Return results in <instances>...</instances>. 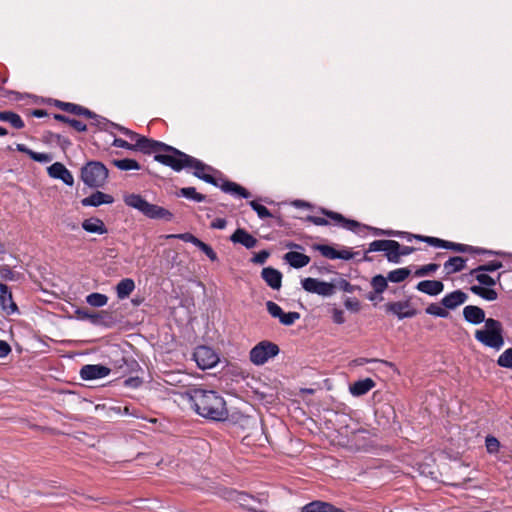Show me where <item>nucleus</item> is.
<instances>
[{
  "instance_id": "f257e3e1",
  "label": "nucleus",
  "mask_w": 512,
  "mask_h": 512,
  "mask_svg": "<svg viewBox=\"0 0 512 512\" xmlns=\"http://www.w3.org/2000/svg\"><path fill=\"white\" fill-rule=\"evenodd\" d=\"M154 159L163 165L171 167L175 171H180L184 168H192L194 169L193 174L196 177L214 186L220 187L225 193H230L243 198L250 197V193L242 186L235 182L217 179L212 174L216 173L212 167L172 146L167 148L166 153L156 154Z\"/></svg>"
},
{
  "instance_id": "f03ea898",
  "label": "nucleus",
  "mask_w": 512,
  "mask_h": 512,
  "mask_svg": "<svg viewBox=\"0 0 512 512\" xmlns=\"http://www.w3.org/2000/svg\"><path fill=\"white\" fill-rule=\"evenodd\" d=\"M188 396L195 412L201 417L211 421H225L228 418L226 402L217 392L195 388L188 392Z\"/></svg>"
},
{
  "instance_id": "7ed1b4c3",
  "label": "nucleus",
  "mask_w": 512,
  "mask_h": 512,
  "mask_svg": "<svg viewBox=\"0 0 512 512\" xmlns=\"http://www.w3.org/2000/svg\"><path fill=\"white\" fill-rule=\"evenodd\" d=\"M475 339L484 347L500 351L504 344V329L499 320L487 318L483 327L475 330Z\"/></svg>"
},
{
  "instance_id": "20e7f679",
  "label": "nucleus",
  "mask_w": 512,
  "mask_h": 512,
  "mask_svg": "<svg viewBox=\"0 0 512 512\" xmlns=\"http://www.w3.org/2000/svg\"><path fill=\"white\" fill-rule=\"evenodd\" d=\"M124 202L127 206L138 210L150 219L171 221L173 218V214L169 210L149 203L139 194L126 195L124 197Z\"/></svg>"
},
{
  "instance_id": "39448f33",
  "label": "nucleus",
  "mask_w": 512,
  "mask_h": 512,
  "mask_svg": "<svg viewBox=\"0 0 512 512\" xmlns=\"http://www.w3.org/2000/svg\"><path fill=\"white\" fill-rule=\"evenodd\" d=\"M113 127L117 128L121 133L126 135L131 142H134V147H138L139 151L150 154V153H156V154H162L166 153L167 148L169 145L155 141L152 139H149L145 136H141L140 134L125 128L123 126L117 125V124H111Z\"/></svg>"
},
{
  "instance_id": "423d86ee",
  "label": "nucleus",
  "mask_w": 512,
  "mask_h": 512,
  "mask_svg": "<svg viewBox=\"0 0 512 512\" xmlns=\"http://www.w3.org/2000/svg\"><path fill=\"white\" fill-rule=\"evenodd\" d=\"M108 177V169L97 161L87 163L81 170V179L89 187H102Z\"/></svg>"
},
{
  "instance_id": "0eeeda50",
  "label": "nucleus",
  "mask_w": 512,
  "mask_h": 512,
  "mask_svg": "<svg viewBox=\"0 0 512 512\" xmlns=\"http://www.w3.org/2000/svg\"><path fill=\"white\" fill-rule=\"evenodd\" d=\"M280 352L279 346L271 341L263 340L257 343L249 352V360L255 366H263Z\"/></svg>"
},
{
  "instance_id": "6e6552de",
  "label": "nucleus",
  "mask_w": 512,
  "mask_h": 512,
  "mask_svg": "<svg viewBox=\"0 0 512 512\" xmlns=\"http://www.w3.org/2000/svg\"><path fill=\"white\" fill-rule=\"evenodd\" d=\"M301 285L305 291L323 297H329L335 293V285L333 283L321 281L316 278H304L301 281Z\"/></svg>"
},
{
  "instance_id": "1a4fd4ad",
  "label": "nucleus",
  "mask_w": 512,
  "mask_h": 512,
  "mask_svg": "<svg viewBox=\"0 0 512 512\" xmlns=\"http://www.w3.org/2000/svg\"><path fill=\"white\" fill-rule=\"evenodd\" d=\"M193 357L198 367L203 370L213 368L219 362L217 353L208 346L197 347Z\"/></svg>"
},
{
  "instance_id": "9d476101",
  "label": "nucleus",
  "mask_w": 512,
  "mask_h": 512,
  "mask_svg": "<svg viewBox=\"0 0 512 512\" xmlns=\"http://www.w3.org/2000/svg\"><path fill=\"white\" fill-rule=\"evenodd\" d=\"M385 310L399 319L411 318L415 316L416 311L413 309L408 301L390 302L385 306Z\"/></svg>"
},
{
  "instance_id": "9b49d317",
  "label": "nucleus",
  "mask_w": 512,
  "mask_h": 512,
  "mask_svg": "<svg viewBox=\"0 0 512 512\" xmlns=\"http://www.w3.org/2000/svg\"><path fill=\"white\" fill-rule=\"evenodd\" d=\"M0 308L7 315L17 314L18 307L13 301L12 293L5 284L0 283Z\"/></svg>"
},
{
  "instance_id": "f8f14e48",
  "label": "nucleus",
  "mask_w": 512,
  "mask_h": 512,
  "mask_svg": "<svg viewBox=\"0 0 512 512\" xmlns=\"http://www.w3.org/2000/svg\"><path fill=\"white\" fill-rule=\"evenodd\" d=\"M110 369L104 365H85L80 370V376L84 380L101 379L110 374Z\"/></svg>"
},
{
  "instance_id": "ddd939ff",
  "label": "nucleus",
  "mask_w": 512,
  "mask_h": 512,
  "mask_svg": "<svg viewBox=\"0 0 512 512\" xmlns=\"http://www.w3.org/2000/svg\"><path fill=\"white\" fill-rule=\"evenodd\" d=\"M48 174L49 176H51L52 178H55V179H60L62 180L65 184L69 185V186H72L73 183H74V178L72 176V174L70 173V171L60 162H56L54 164H52L49 168H48Z\"/></svg>"
},
{
  "instance_id": "4468645a",
  "label": "nucleus",
  "mask_w": 512,
  "mask_h": 512,
  "mask_svg": "<svg viewBox=\"0 0 512 512\" xmlns=\"http://www.w3.org/2000/svg\"><path fill=\"white\" fill-rule=\"evenodd\" d=\"M463 317L464 319L473 325H478L481 323L485 324L487 318H485V312L482 308L475 305H468L463 308Z\"/></svg>"
},
{
  "instance_id": "2eb2a0df",
  "label": "nucleus",
  "mask_w": 512,
  "mask_h": 512,
  "mask_svg": "<svg viewBox=\"0 0 512 512\" xmlns=\"http://www.w3.org/2000/svg\"><path fill=\"white\" fill-rule=\"evenodd\" d=\"M114 202L113 196L96 191L88 197L81 200V204L85 207H98L102 204H112Z\"/></svg>"
},
{
  "instance_id": "dca6fc26",
  "label": "nucleus",
  "mask_w": 512,
  "mask_h": 512,
  "mask_svg": "<svg viewBox=\"0 0 512 512\" xmlns=\"http://www.w3.org/2000/svg\"><path fill=\"white\" fill-rule=\"evenodd\" d=\"M468 299L466 293L461 290L453 291L442 299V305L447 309H455L465 303Z\"/></svg>"
},
{
  "instance_id": "f3484780",
  "label": "nucleus",
  "mask_w": 512,
  "mask_h": 512,
  "mask_svg": "<svg viewBox=\"0 0 512 512\" xmlns=\"http://www.w3.org/2000/svg\"><path fill=\"white\" fill-rule=\"evenodd\" d=\"M230 240L233 243H240L247 249H251L256 246L257 239L253 237L251 234H249L244 229H237L230 237Z\"/></svg>"
},
{
  "instance_id": "a211bd4d",
  "label": "nucleus",
  "mask_w": 512,
  "mask_h": 512,
  "mask_svg": "<svg viewBox=\"0 0 512 512\" xmlns=\"http://www.w3.org/2000/svg\"><path fill=\"white\" fill-rule=\"evenodd\" d=\"M262 278L272 288L278 290L281 287L282 274L277 269L266 267L262 270Z\"/></svg>"
},
{
  "instance_id": "6ab92c4d",
  "label": "nucleus",
  "mask_w": 512,
  "mask_h": 512,
  "mask_svg": "<svg viewBox=\"0 0 512 512\" xmlns=\"http://www.w3.org/2000/svg\"><path fill=\"white\" fill-rule=\"evenodd\" d=\"M82 228L86 232L92 233V234L103 235V234L107 233V228H106L104 222L101 219L96 218V217H91V218L85 219L82 222Z\"/></svg>"
},
{
  "instance_id": "aec40b11",
  "label": "nucleus",
  "mask_w": 512,
  "mask_h": 512,
  "mask_svg": "<svg viewBox=\"0 0 512 512\" xmlns=\"http://www.w3.org/2000/svg\"><path fill=\"white\" fill-rule=\"evenodd\" d=\"M443 289V283L438 280H424L417 284V290L431 296L440 294Z\"/></svg>"
},
{
  "instance_id": "412c9836",
  "label": "nucleus",
  "mask_w": 512,
  "mask_h": 512,
  "mask_svg": "<svg viewBox=\"0 0 512 512\" xmlns=\"http://www.w3.org/2000/svg\"><path fill=\"white\" fill-rule=\"evenodd\" d=\"M284 260L293 268H302L309 264L310 257L299 252L290 251L284 255Z\"/></svg>"
},
{
  "instance_id": "4be33fe9",
  "label": "nucleus",
  "mask_w": 512,
  "mask_h": 512,
  "mask_svg": "<svg viewBox=\"0 0 512 512\" xmlns=\"http://www.w3.org/2000/svg\"><path fill=\"white\" fill-rule=\"evenodd\" d=\"M302 512H344L334 505L322 501H313L302 508Z\"/></svg>"
},
{
  "instance_id": "5701e85b",
  "label": "nucleus",
  "mask_w": 512,
  "mask_h": 512,
  "mask_svg": "<svg viewBox=\"0 0 512 512\" xmlns=\"http://www.w3.org/2000/svg\"><path fill=\"white\" fill-rule=\"evenodd\" d=\"M375 383L370 378H365L363 380H359L350 386V392L354 396H361L369 392Z\"/></svg>"
},
{
  "instance_id": "b1692460",
  "label": "nucleus",
  "mask_w": 512,
  "mask_h": 512,
  "mask_svg": "<svg viewBox=\"0 0 512 512\" xmlns=\"http://www.w3.org/2000/svg\"><path fill=\"white\" fill-rule=\"evenodd\" d=\"M470 291L486 301H495L498 298V293L491 287L473 285L470 287Z\"/></svg>"
},
{
  "instance_id": "393cba45",
  "label": "nucleus",
  "mask_w": 512,
  "mask_h": 512,
  "mask_svg": "<svg viewBox=\"0 0 512 512\" xmlns=\"http://www.w3.org/2000/svg\"><path fill=\"white\" fill-rule=\"evenodd\" d=\"M135 289V283L130 278L121 280L116 287L117 296L119 299L127 298Z\"/></svg>"
},
{
  "instance_id": "a878e982",
  "label": "nucleus",
  "mask_w": 512,
  "mask_h": 512,
  "mask_svg": "<svg viewBox=\"0 0 512 512\" xmlns=\"http://www.w3.org/2000/svg\"><path fill=\"white\" fill-rule=\"evenodd\" d=\"M0 121L7 122L16 129H22L25 126L21 117L12 111H0Z\"/></svg>"
},
{
  "instance_id": "bb28decb",
  "label": "nucleus",
  "mask_w": 512,
  "mask_h": 512,
  "mask_svg": "<svg viewBox=\"0 0 512 512\" xmlns=\"http://www.w3.org/2000/svg\"><path fill=\"white\" fill-rule=\"evenodd\" d=\"M465 262L464 258L456 256L447 260L443 267L446 274L449 275L461 271L465 267Z\"/></svg>"
},
{
  "instance_id": "cd10ccee",
  "label": "nucleus",
  "mask_w": 512,
  "mask_h": 512,
  "mask_svg": "<svg viewBox=\"0 0 512 512\" xmlns=\"http://www.w3.org/2000/svg\"><path fill=\"white\" fill-rule=\"evenodd\" d=\"M59 107L64 111L74 113L76 115H84L88 118H92L94 116L90 110L76 104L60 102Z\"/></svg>"
},
{
  "instance_id": "c85d7f7f",
  "label": "nucleus",
  "mask_w": 512,
  "mask_h": 512,
  "mask_svg": "<svg viewBox=\"0 0 512 512\" xmlns=\"http://www.w3.org/2000/svg\"><path fill=\"white\" fill-rule=\"evenodd\" d=\"M322 212H323V214H325L326 216L330 217L331 219H333L335 221H338V222H342L343 226L346 229H348V230L354 231L355 228L359 226L358 222H356L354 220H346L339 213H336V212H333V211H328V210H323Z\"/></svg>"
},
{
  "instance_id": "c756f323",
  "label": "nucleus",
  "mask_w": 512,
  "mask_h": 512,
  "mask_svg": "<svg viewBox=\"0 0 512 512\" xmlns=\"http://www.w3.org/2000/svg\"><path fill=\"white\" fill-rule=\"evenodd\" d=\"M387 241L389 244H392V245L385 246L386 249H384V252H386L387 259L390 262L397 263L400 258V244L394 240H387Z\"/></svg>"
},
{
  "instance_id": "7c9ffc66",
  "label": "nucleus",
  "mask_w": 512,
  "mask_h": 512,
  "mask_svg": "<svg viewBox=\"0 0 512 512\" xmlns=\"http://www.w3.org/2000/svg\"><path fill=\"white\" fill-rule=\"evenodd\" d=\"M112 163L118 169L123 170V171L139 170L140 169L139 163L136 160H134V159H129V158H126V159H116V160H113Z\"/></svg>"
},
{
  "instance_id": "2f4dec72",
  "label": "nucleus",
  "mask_w": 512,
  "mask_h": 512,
  "mask_svg": "<svg viewBox=\"0 0 512 512\" xmlns=\"http://www.w3.org/2000/svg\"><path fill=\"white\" fill-rule=\"evenodd\" d=\"M86 302L93 307H103L108 302V297L101 293H91L86 297Z\"/></svg>"
},
{
  "instance_id": "473e14b6",
  "label": "nucleus",
  "mask_w": 512,
  "mask_h": 512,
  "mask_svg": "<svg viewBox=\"0 0 512 512\" xmlns=\"http://www.w3.org/2000/svg\"><path fill=\"white\" fill-rule=\"evenodd\" d=\"M471 274L475 276L476 280L480 283V286L483 287H493L496 284V280L486 274L484 271L474 272V269L471 271Z\"/></svg>"
},
{
  "instance_id": "72a5a7b5",
  "label": "nucleus",
  "mask_w": 512,
  "mask_h": 512,
  "mask_svg": "<svg viewBox=\"0 0 512 512\" xmlns=\"http://www.w3.org/2000/svg\"><path fill=\"white\" fill-rule=\"evenodd\" d=\"M410 274V271L407 268H398L391 272H389L387 279L394 283H399L404 281Z\"/></svg>"
},
{
  "instance_id": "f704fd0d",
  "label": "nucleus",
  "mask_w": 512,
  "mask_h": 512,
  "mask_svg": "<svg viewBox=\"0 0 512 512\" xmlns=\"http://www.w3.org/2000/svg\"><path fill=\"white\" fill-rule=\"evenodd\" d=\"M387 281H388V279L382 275L374 276L371 280V285L374 289V292L376 294L383 293L387 288Z\"/></svg>"
},
{
  "instance_id": "c9c22d12",
  "label": "nucleus",
  "mask_w": 512,
  "mask_h": 512,
  "mask_svg": "<svg viewBox=\"0 0 512 512\" xmlns=\"http://www.w3.org/2000/svg\"><path fill=\"white\" fill-rule=\"evenodd\" d=\"M55 119L63 122H67L71 127H73L76 131L84 132L86 131L87 127L86 124L82 121L76 120V119H69L68 117L64 115L57 114L55 115Z\"/></svg>"
},
{
  "instance_id": "e433bc0d",
  "label": "nucleus",
  "mask_w": 512,
  "mask_h": 512,
  "mask_svg": "<svg viewBox=\"0 0 512 512\" xmlns=\"http://www.w3.org/2000/svg\"><path fill=\"white\" fill-rule=\"evenodd\" d=\"M500 367L512 369V347L503 351L497 359Z\"/></svg>"
},
{
  "instance_id": "4c0bfd02",
  "label": "nucleus",
  "mask_w": 512,
  "mask_h": 512,
  "mask_svg": "<svg viewBox=\"0 0 512 512\" xmlns=\"http://www.w3.org/2000/svg\"><path fill=\"white\" fill-rule=\"evenodd\" d=\"M180 195L188 199H193L197 202H202L205 199V196L198 193L194 187L182 188L180 190Z\"/></svg>"
},
{
  "instance_id": "58836bf2",
  "label": "nucleus",
  "mask_w": 512,
  "mask_h": 512,
  "mask_svg": "<svg viewBox=\"0 0 512 512\" xmlns=\"http://www.w3.org/2000/svg\"><path fill=\"white\" fill-rule=\"evenodd\" d=\"M447 308L445 307H442L441 305L439 304H430L427 308H426V313L427 314H430V315H433V316H437V317H447L448 316V312L446 310Z\"/></svg>"
},
{
  "instance_id": "ea45409f",
  "label": "nucleus",
  "mask_w": 512,
  "mask_h": 512,
  "mask_svg": "<svg viewBox=\"0 0 512 512\" xmlns=\"http://www.w3.org/2000/svg\"><path fill=\"white\" fill-rule=\"evenodd\" d=\"M166 238H177L184 242L192 243L196 247L198 246V244L201 241L200 239H198L197 237H195L194 235H192L191 233H188V232L181 233V234H170V235H167Z\"/></svg>"
},
{
  "instance_id": "a19ab883",
  "label": "nucleus",
  "mask_w": 512,
  "mask_h": 512,
  "mask_svg": "<svg viewBox=\"0 0 512 512\" xmlns=\"http://www.w3.org/2000/svg\"><path fill=\"white\" fill-rule=\"evenodd\" d=\"M316 249L328 259H338V251L329 245H318Z\"/></svg>"
},
{
  "instance_id": "79ce46f5",
  "label": "nucleus",
  "mask_w": 512,
  "mask_h": 512,
  "mask_svg": "<svg viewBox=\"0 0 512 512\" xmlns=\"http://www.w3.org/2000/svg\"><path fill=\"white\" fill-rule=\"evenodd\" d=\"M485 446L488 453L495 454L499 451L500 442L494 436H487L485 439Z\"/></svg>"
},
{
  "instance_id": "37998d69",
  "label": "nucleus",
  "mask_w": 512,
  "mask_h": 512,
  "mask_svg": "<svg viewBox=\"0 0 512 512\" xmlns=\"http://www.w3.org/2000/svg\"><path fill=\"white\" fill-rule=\"evenodd\" d=\"M300 318V314L298 312H283L281 318L279 319L280 323L285 326H290L295 323Z\"/></svg>"
},
{
  "instance_id": "c03bdc74",
  "label": "nucleus",
  "mask_w": 512,
  "mask_h": 512,
  "mask_svg": "<svg viewBox=\"0 0 512 512\" xmlns=\"http://www.w3.org/2000/svg\"><path fill=\"white\" fill-rule=\"evenodd\" d=\"M250 206L257 213L259 218L264 219L271 217V213L269 212V210L265 206L257 203L256 201H251Z\"/></svg>"
},
{
  "instance_id": "a18cd8bd",
  "label": "nucleus",
  "mask_w": 512,
  "mask_h": 512,
  "mask_svg": "<svg viewBox=\"0 0 512 512\" xmlns=\"http://www.w3.org/2000/svg\"><path fill=\"white\" fill-rule=\"evenodd\" d=\"M266 308H267L268 313H269L272 317H274V318H278V319H280V318H281V316H282V314H283V312H284V311L282 310V308H281L278 304H276L275 302H273V301H268V302L266 303Z\"/></svg>"
},
{
  "instance_id": "49530a36",
  "label": "nucleus",
  "mask_w": 512,
  "mask_h": 512,
  "mask_svg": "<svg viewBox=\"0 0 512 512\" xmlns=\"http://www.w3.org/2000/svg\"><path fill=\"white\" fill-rule=\"evenodd\" d=\"M502 267V263L499 261H491L487 264L480 265L474 269V272L484 271V272H494Z\"/></svg>"
},
{
  "instance_id": "de8ad7c7",
  "label": "nucleus",
  "mask_w": 512,
  "mask_h": 512,
  "mask_svg": "<svg viewBox=\"0 0 512 512\" xmlns=\"http://www.w3.org/2000/svg\"><path fill=\"white\" fill-rule=\"evenodd\" d=\"M421 241L427 242L428 244L434 246V247H440L445 248L446 242L445 240L435 238V237H429V236H416Z\"/></svg>"
},
{
  "instance_id": "09e8293b",
  "label": "nucleus",
  "mask_w": 512,
  "mask_h": 512,
  "mask_svg": "<svg viewBox=\"0 0 512 512\" xmlns=\"http://www.w3.org/2000/svg\"><path fill=\"white\" fill-rule=\"evenodd\" d=\"M445 249H452V250H454L456 252L464 253V252L472 251L473 248L471 246H469V245L447 241Z\"/></svg>"
},
{
  "instance_id": "8fccbe9b",
  "label": "nucleus",
  "mask_w": 512,
  "mask_h": 512,
  "mask_svg": "<svg viewBox=\"0 0 512 512\" xmlns=\"http://www.w3.org/2000/svg\"><path fill=\"white\" fill-rule=\"evenodd\" d=\"M112 145L119 148H125L128 150L139 151L138 147H134V142H128L121 138H115Z\"/></svg>"
},
{
  "instance_id": "3c124183",
  "label": "nucleus",
  "mask_w": 512,
  "mask_h": 512,
  "mask_svg": "<svg viewBox=\"0 0 512 512\" xmlns=\"http://www.w3.org/2000/svg\"><path fill=\"white\" fill-rule=\"evenodd\" d=\"M203 253L206 254V256L211 260V261H216L218 258H217V254L214 252V250L206 243H204L203 241H200V243L198 244L197 246Z\"/></svg>"
},
{
  "instance_id": "603ef678",
  "label": "nucleus",
  "mask_w": 512,
  "mask_h": 512,
  "mask_svg": "<svg viewBox=\"0 0 512 512\" xmlns=\"http://www.w3.org/2000/svg\"><path fill=\"white\" fill-rule=\"evenodd\" d=\"M390 245L387 240H375L369 244L368 252L383 251Z\"/></svg>"
},
{
  "instance_id": "864d4df0",
  "label": "nucleus",
  "mask_w": 512,
  "mask_h": 512,
  "mask_svg": "<svg viewBox=\"0 0 512 512\" xmlns=\"http://www.w3.org/2000/svg\"><path fill=\"white\" fill-rule=\"evenodd\" d=\"M438 268H439L438 264L430 263V264L424 265L421 268H419L416 271V274L418 276H425V275H428V274H431V273L435 272Z\"/></svg>"
},
{
  "instance_id": "5fc2aeb1",
  "label": "nucleus",
  "mask_w": 512,
  "mask_h": 512,
  "mask_svg": "<svg viewBox=\"0 0 512 512\" xmlns=\"http://www.w3.org/2000/svg\"><path fill=\"white\" fill-rule=\"evenodd\" d=\"M229 499H236L241 505L249 506L250 497L244 493L233 491L230 493Z\"/></svg>"
},
{
  "instance_id": "6e6d98bb",
  "label": "nucleus",
  "mask_w": 512,
  "mask_h": 512,
  "mask_svg": "<svg viewBox=\"0 0 512 512\" xmlns=\"http://www.w3.org/2000/svg\"><path fill=\"white\" fill-rule=\"evenodd\" d=\"M31 158L37 162H40V163H48L51 161V156L49 154H46V153H37V152H32L31 153Z\"/></svg>"
},
{
  "instance_id": "4d7b16f0",
  "label": "nucleus",
  "mask_w": 512,
  "mask_h": 512,
  "mask_svg": "<svg viewBox=\"0 0 512 512\" xmlns=\"http://www.w3.org/2000/svg\"><path fill=\"white\" fill-rule=\"evenodd\" d=\"M269 257V252L266 250L260 251L252 258V262L256 264H264Z\"/></svg>"
},
{
  "instance_id": "13d9d810",
  "label": "nucleus",
  "mask_w": 512,
  "mask_h": 512,
  "mask_svg": "<svg viewBox=\"0 0 512 512\" xmlns=\"http://www.w3.org/2000/svg\"><path fill=\"white\" fill-rule=\"evenodd\" d=\"M344 305L348 310L355 311V312L358 311L360 308L359 301L354 298H347L344 302Z\"/></svg>"
},
{
  "instance_id": "bf43d9fd",
  "label": "nucleus",
  "mask_w": 512,
  "mask_h": 512,
  "mask_svg": "<svg viewBox=\"0 0 512 512\" xmlns=\"http://www.w3.org/2000/svg\"><path fill=\"white\" fill-rule=\"evenodd\" d=\"M332 318L336 324H343L345 322L344 312L337 308L333 309Z\"/></svg>"
},
{
  "instance_id": "052dcab7",
  "label": "nucleus",
  "mask_w": 512,
  "mask_h": 512,
  "mask_svg": "<svg viewBox=\"0 0 512 512\" xmlns=\"http://www.w3.org/2000/svg\"><path fill=\"white\" fill-rule=\"evenodd\" d=\"M10 352V345L4 340H0V358L6 357Z\"/></svg>"
},
{
  "instance_id": "680f3d73",
  "label": "nucleus",
  "mask_w": 512,
  "mask_h": 512,
  "mask_svg": "<svg viewBox=\"0 0 512 512\" xmlns=\"http://www.w3.org/2000/svg\"><path fill=\"white\" fill-rule=\"evenodd\" d=\"M227 222L224 218H216L211 222V227L214 229H224Z\"/></svg>"
},
{
  "instance_id": "e2e57ef3",
  "label": "nucleus",
  "mask_w": 512,
  "mask_h": 512,
  "mask_svg": "<svg viewBox=\"0 0 512 512\" xmlns=\"http://www.w3.org/2000/svg\"><path fill=\"white\" fill-rule=\"evenodd\" d=\"M307 220L318 226L328 225V221L322 217L308 216Z\"/></svg>"
},
{
  "instance_id": "0e129e2a",
  "label": "nucleus",
  "mask_w": 512,
  "mask_h": 512,
  "mask_svg": "<svg viewBox=\"0 0 512 512\" xmlns=\"http://www.w3.org/2000/svg\"><path fill=\"white\" fill-rule=\"evenodd\" d=\"M353 256H354V254L347 249L338 251V259L350 260L353 258Z\"/></svg>"
},
{
  "instance_id": "69168bd1",
  "label": "nucleus",
  "mask_w": 512,
  "mask_h": 512,
  "mask_svg": "<svg viewBox=\"0 0 512 512\" xmlns=\"http://www.w3.org/2000/svg\"><path fill=\"white\" fill-rule=\"evenodd\" d=\"M340 288L345 292H352V286L351 284L346 280H341L339 283Z\"/></svg>"
},
{
  "instance_id": "338daca9",
  "label": "nucleus",
  "mask_w": 512,
  "mask_h": 512,
  "mask_svg": "<svg viewBox=\"0 0 512 512\" xmlns=\"http://www.w3.org/2000/svg\"><path fill=\"white\" fill-rule=\"evenodd\" d=\"M16 149H17L19 152H23V153L28 154L30 157H31V153L33 152L32 150H30L29 148H27L24 144H17V145H16Z\"/></svg>"
},
{
  "instance_id": "774afa93",
  "label": "nucleus",
  "mask_w": 512,
  "mask_h": 512,
  "mask_svg": "<svg viewBox=\"0 0 512 512\" xmlns=\"http://www.w3.org/2000/svg\"><path fill=\"white\" fill-rule=\"evenodd\" d=\"M374 234L393 236L395 233L391 230L374 229Z\"/></svg>"
}]
</instances>
